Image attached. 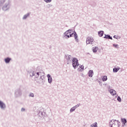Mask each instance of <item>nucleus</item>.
<instances>
[{
  "label": "nucleus",
  "mask_w": 127,
  "mask_h": 127,
  "mask_svg": "<svg viewBox=\"0 0 127 127\" xmlns=\"http://www.w3.org/2000/svg\"><path fill=\"white\" fill-rule=\"evenodd\" d=\"M121 125V123L119 120H112L109 123V126L110 127H119Z\"/></svg>",
  "instance_id": "obj_1"
},
{
  "label": "nucleus",
  "mask_w": 127,
  "mask_h": 127,
  "mask_svg": "<svg viewBox=\"0 0 127 127\" xmlns=\"http://www.w3.org/2000/svg\"><path fill=\"white\" fill-rule=\"evenodd\" d=\"M33 76H34L35 77H36V78H38V77H39V76H44V72H41V71L39 72L37 70L33 71L32 76L33 77Z\"/></svg>",
  "instance_id": "obj_2"
},
{
  "label": "nucleus",
  "mask_w": 127,
  "mask_h": 127,
  "mask_svg": "<svg viewBox=\"0 0 127 127\" xmlns=\"http://www.w3.org/2000/svg\"><path fill=\"white\" fill-rule=\"evenodd\" d=\"M72 66L73 67L74 69H76V67L79 66V62H78V59L76 58H73L72 60Z\"/></svg>",
  "instance_id": "obj_3"
},
{
  "label": "nucleus",
  "mask_w": 127,
  "mask_h": 127,
  "mask_svg": "<svg viewBox=\"0 0 127 127\" xmlns=\"http://www.w3.org/2000/svg\"><path fill=\"white\" fill-rule=\"evenodd\" d=\"M37 114L39 117H40V118H45V115H46L45 112L41 111V109H40V108L38 109Z\"/></svg>",
  "instance_id": "obj_4"
},
{
  "label": "nucleus",
  "mask_w": 127,
  "mask_h": 127,
  "mask_svg": "<svg viewBox=\"0 0 127 127\" xmlns=\"http://www.w3.org/2000/svg\"><path fill=\"white\" fill-rule=\"evenodd\" d=\"M64 57L67 61L66 63L67 64H69V63H72V60H73V59H72L71 55H66Z\"/></svg>",
  "instance_id": "obj_5"
},
{
  "label": "nucleus",
  "mask_w": 127,
  "mask_h": 127,
  "mask_svg": "<svg viewBox=\"0 0 127 127\" xmlns=\"http://www.w3.org/2000/svg\"><path fill=\"white\" fill-rule=\"evenodd\" d=\"M94 39L92 37H88L86 38V44H93Z\"/></svg>",
  "instance_id": "obj_6"
},
{
  "label": "nucleus",
  "mask_w": 127,
  "mask_h": 127,
  "mask_svg": "<svg viewBox=\"0 0 127 127\" xmlns=\"http://www.w3.org/2000/svg\"><path fill=\"white\" fill-rule=\"evenodd\" d=\"M73 36H74V38L76 41H77V40H78V35H77V33H76V31H75V30L73 31V33L69 34L70 37H73Z\"/></svg>",
  "instance_id": "obj_7"
},
{
  "label": "nucleus",
  "mask_w": 127,
  "mask_h": 127,
  "mask_svg": "<svg viewBox=\"0 0 127 127\" xmlns=\"http://www.w3.org/2000/svg\"><path fill=\"white\" fill-rule=\"evenodd\" d=\"M47 77H48V83H49V84H51V83H52V77H51V75L49 74H48L47 75Z\"/></svg>",
  "instance_id": "obj_8"
},
{
  "label": "nucleus",
  "mask_w": 127,
  "mask_h": 127,
  "mask_svg": "<svg viewBox=\"0 0 127 127\" xmlns=\"http://www.w3.org/2000/svg\"><path fill=\"white\" fill-rule=\"evenodd\" d=\"M109 92L112 96H115L117 94V91L114 89H110Z\"/></svg>",
  "instance_id": "obj_9"
},
{
  "label": "nucleus",
  "mask_w": 127,
  "mask_h": 127,
  "mask_svg": "<svg viewBox=\"0 0 127 127\" xmlns=\"http://www.w3.org/2000/svg\"><path fill=\"white\" fill-rule=\"evenodd\" d=\"M105 36L104 37V38H105L106 39H111V40H113V37L111 36L110 35H106L105 34Z\"/></svg>",
  "instance_id": "obj_10"
},
{
  "label": "nucleus",
  "mask_w": 127,
  "mask_h": 127,
  "mask_svg": "<svg viewBox=\"0 0 127 127\" xmlns=\"http://www.w3.org/2000/svg\"><path fill=\"white\" fill-rule=\"evenodd\" d=\"M88 74L89 77H93V75H94V71H93L92 70H89Z\"/></svg>",
  "instance_id": "obj_11"
},
{
  "label": "nucleus",
  "mask_w": 127,
  "mask_h": 127,
  "mask_svg": "<svg viewBox=\"0 0 127 127\" xmlns=\"http://www.w3.org/2000/svg\"><path fill=\"white\" fill-rule=\"evenodd\" d=\"M98 50H99V49L98 48V47H93L92 49V50L94 53H96V52H97Z\"/></svg>",
  "instance_id": "obj_12"
},
{
  "label": "nucleus",
  "mask_w": 127,
  "mask_h": 127,
  "mask_svg": "<svg viewBox=\"0 0 127 127\" xmlns=\"http://www.w3.org/2000/svg\"><path fill=\"white\" fill-rule=\"evenodd\" d=\"M0 107L1 109H4V108H5V105H4L1 101H0Z\"/></svg>",
  "instance_id": "obj_13"
},
{
  "label": "nucleus",
  "mask_w": 127,
  "mask_h": 127,
  "mask_svg": "<svg viewBox=\"0 0 127 127\" xmlns=\"http://www.w3.org/2000/svg\"><path fill=\"white\" fill-rule=\"evenodd\" d=\"M104 31H100L98 32V35L100 37H102L104 35Z\"/></svg>",
  "instance_id": "obj_14"
},
{
  "label": "nucleus",
  "mask_w": 127,
  "mask_h": 127,
  "mask_svg": "<svg viewBox=\"0 0 127 127\" xmlns=\"http://www.w3.org/2000/svg\"><path fill=\"white\" fill-rule=\"evenodd\" d=\"M121 122L124 124L125 126L127 123V119H126V118L121 119Z\"/></svg>",
  "instance_id": "obj_15"
},
{
  "label": "nucleus",
  "mask_w": 127,
  "mask_h": 127,
  "mask_svg": "<svg viewBox=\"0 0 127 127\" xmlns=\"http://www.w3.org/2000/svg\"><path fill=\"white\" fill-rule=\"evenodd\" d=\"M10 60H11V59L9 58H7L4 59V61L5 63H9V62H10Z\"/></svg>",
  "instance_id": "obj_16"
},
{
  "label": "nucleus",
  "mask_w": 127,
  "mask_h": 127,
  "mask_svg": "<svg viewBox=\"0 0 127 127\" xmlns=\"http://www.w3.org/2000/svg\"><path fill=\"white\" fill-rule=\"evenodd\" d=\"M120 67H118L117 68V67H115V68H113V72H116V73H117V72H118V71H119V70H120Z\"/></svg>",
  "instance_id": "obj_17"
},
{
  "label": "nucleus",
  "mask_w": 127,
  "mask_h": 127,
  "mask_svg": "<svg viewBox=\"0 0 127 127\" xmlns=\"http://www.w3.org/2000/svg\"><path fill=\"white\" fill-rule=\"evenodd\" d=\"M76 108L75 106L73 107L70 109V113H73V112H75V110H76Z\"/></svg>",
  "instance_id": "obj_18"
},
{
  "label": "nucleus",
  "mask_w": 127,
  "mask_h": 127,
  "mask_svg": "<svg viewBox=\"0 0 127 127\" xmlns=\"http://www.w3.org/2000/svg\"><path fill=\"white\" fill-rule=\"evenodd\" d=\"M107 80H108V77L106 75L104 76L102 78V81L103 82H105V81H107Z\"/></svg>",
  "instance_id": "obj_19"
},
{
  "label": "nucleus",
  "mask_w": 127,
  "mask_h": 127,
  "mask_svg": "<svg viewBox=\"0 0 127 127\" xmlns=\"http://www.w3.org/2000/svg\"><path fill=\"white\" fill-rule=\"evenodd\" d=\"M80 68H78V70L79 71V72H82L83 71V70H84V65H82L80 67Z\"/></svg>",
  "instance_id": "obj_20"
},
{
  "label": "nucleus",
  "mask_w": 127,
  "mask_h": 127,
  "mask_svg": "<svg viewBox=\"0 0 127 127\" xmlns=\"http://www.w3.org/2000/svg\"><path fill=\"white\" fill-rule=\"evenodd\" d=\"M28 16H29V13H27V14L25 15L23 17V19H26Z\"/></svg>",
  "instance_id": "obj_21"
},
{
  "label": "nucleus",
  "mask_w": 127,
  "mask_h": 127,
  "mask_svg": "<svg viewBox=\"0 0 127 127\" xmlns=\"http://www.w3.org/2000/svg\"><path fill=\"white\" fill-rule=\"evenodd\" d=\"M113 47H115V48H117V49H119V45L116 44H113Z\"/></svg>",
  "instance_id": "obj_22"
},
{
  "label": "nucleus",
  "mask_w": 127,
  "mask_h": 127,
  "mask_svg": "<svg viewBox=\"0 0 127 127\" xmlns=\"http://www.w3.org/2000/svg\"><path fill=\"white\" fill-rule=\"evenodd\" d=\"M64 37L66 38V39H68V38H70V35H64Z\"/></svg>",
  "instance_id": "obj_23"
},
{
  "label": "nucleus",
  "mask_w": 127,
  "mask_h": 127,
  "mask_svg": "<svg viewBox=\"0 0 127 127\" xmlns=\"http://www.w3.org/2000/svg\"><path fill=\"white\" fill-rule=\"evenodd\" d=\"M117 101H118V102H119L120 103H121V102H122V98H121V97L118 96Z\"/></svg>",
  "instance_id": "obj_24"
},
{
  "label": "nucleus",
  "mask_w": 127,
  "mask_h": 127,
  "mask_svg": "<svg viewBox=\"0 0 127 127\" xmlns=\"http://www.w3.org/2000/svg\"><path fill=\"white\" fill-rule=\"evenodd\" d=\"M91 125H92V126L94 127H98V123H97V122H95V123H93V124H91Z\"/></svg>",
  "instance_id": "obj_25"
},
{
  "label": "nucleus",
  "mask_w": 127,
  "mask_h": 127,
  "mask_svg": "<svg viewBox=\"0 0 127 127\" xmlns=\"http://www.w3.org/2000/svg\"><path fill=\"white\" fill-rule=\"evenodd\" d=\"M69 33V32L68 31V30H67L64 33V35H68Z\"/></svg>",
  "instance_id": "obj_26"
},
{
  "label": "nucleus",
  "mask_w": 127,
  "mask_h": 127,
  "mask_svg": "<svg viewBox=\"0 0 127 127\" xmlns=\"http://www.w3.org/2000/svg\"><path fill=\"white\" fill-rule=\"evenodd\" d=\"M67 31L68 32V33H69V34H71L72 32H73V30H72V29H69V30H67Z\"/></svg>",
  "instance_id": "obj_27"
},
{
  "label": "nucleus",
  "mask_w": 127,
  "mask_h": 127,
  "mask_svg": "<svg viewBox=\"0 0 127 127\" xmlns=\"http://www.w3.org/2000/svg\"><path fill=\"white\" fill-rule=\"evenodd\" d=\"M80 106H81V104H78L74 106V107L77 109V108H78V107H80Z\"/></svg>",
  "instance_id": "obj_28"
},
{
  "label": "nucleus",
  "mask_w": 127,
  "mask_h": 127,
  "mask_svg": "<svg viewBox=\"0 0 127 127\" xmlns=\"http://www.w3.org/2000/svg\"><path fill=\"white\" fill-rule=\"evenodd\" d=\"M113 37H114V38H115L116 39H119V38H117V36H116V35H114L113 36Z\"/></svg>",
  "instance_id": "obj_29"
},
{
  "label": "nucleus",
  "mask_w": 127,
  "mask_h": 127,
  "mask_svg": "<svg viewBox=\"0 0 127 127\" xmlns=\"http://www.w3.org/2000/svg\"><path fill=\"white\" fill-rule=\"evenodd\" d=\"M24 111H25V109H24V108L21 109V112H24Z\"/></svg>",
  "instance_id": "obj_30"
},
{
  "label": "nucleus",
  "mask_w": 127,
  "mask_h": 127,
  "mask_svg": "<svg viewBox=\"0 0 127 127\" xmlns=\"http://www.w3.org/2000/svg\"><path fill=\"white\" fill-rule=\"evenodd\" d=\"M50 6H52V4H50L48 5V7H50Z\"/></svg>",
  "instance_id": "obj_31"
},
{
  "label": "nucleus",
  "mask_w": 127,
  "mask_h": 127,
  "mask_svg": "<svg viewBox=\"0 0 127 127\" xmlns=\"http://www.w3.org/2000/svg\"><path fill=\"white\" fill-rule=\"evenodd\" d=\"M42 76H43V75L40 76V79H41L42 80H43V78H42Z\"/></svg>",
  "instance_id": "obj_32"
},
{
  "label": "nucleus",
  "mask_w": 127,
  "mask_h": 127,
  "mask_svg": "<svg viewBox=\"0 0 127 127\" xmlns=\"http://www.w3.org/2000/svg\"><path fill=\"white\" fill-rule=\"evenodd\" d=\"M44 1H45V2H48L49 0H44Z\"/></svg>",
  "instance_id": "obj_33"
},
{
  "label": "nucleus",
  "mask_w": 127,
  "mask_h": 127,
  "mask_svg": "<svg viewBox=\"0 0 127 127\" xmlns=\"http://www.w3.org/2000/svg\"><path fill=\"white\" fill-rule=\"evenodd\" d=\"M52 1V0H49L48 2H51Z\"/></svg>",
  "instance_id": "obj_34"
},
{
  "label": "nucleus",
  "mask_w": 127,
  "mask_h": 127,
  "mask_svg": "<svg viewBox=\"0 0 127 127\" xmlns=\"http://www.w3.org/2000/svg\"><path fill=\"white\" fill-rule=\"evenodd\" d=\"M33 97H34V94L32 93V97L33 98Z\"/></svg>",
  "instance_id": "obj_35"
},
{
  "label": "nucleus",
  "mask_w": 127,
  "mask_h": 127,
  "mask_svg": "<svg viewBox=\"0 0 127 127\" xmlns=\"http://www.w3.org/2000/svg\"><path fill=\"white\" fill-rule=\"evenodd\" d=\"M121 38V37H119V39H120Z\"/></svg>",
  "instance_id": "obj_36"
},
{
  "label": "nucleus",
  "mask_w": 127,
  "mask_h": 127,
  "mask_svg": "<svg viewBox=\"0 0 127 127\" xmlns=\"http://www.w3.org/2000/svg\"><path fill=\"white\" fill-rule=\"evenodd\" d=\"M4 9V6L3 7V9Z\"/></svg>",
  "instance_id": "obj_37"
}]
</instances>
